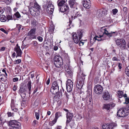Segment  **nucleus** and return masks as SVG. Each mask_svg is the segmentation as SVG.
<instances>
[{
  "mask_svg": "<svg viewBox=\"0 0 129 129\" xmlns=\"http://www.w3.org/2000/svg\"><path fill=\"white\" fill-rule=\"evenodd\" d=\"M115 42L116 45L119 46L122 50L127 49L129 47L128 45L127 48L126 47L125 41L123 39H118L116 40Z\"/></svg>",
  "mask_w": 129,
  "mask_h": 129,
  "instance_id": "f257e3e1",
  "label": "nucleus"
},
{
  "mask_svg": "<svg viewBox=\"0 0 129 129\" xmlns=\"http://www.w3.org/2000/svg\"><path fill=\"white\" fill-rule=\"evenodd\" d=\"M85 75L82 74L78 80L76 86L78 89H81L83 84L84 80L85 79Z\"/></svg>",
  "mask_w": 129,
  "mask_h": 129,
  "instance_id": "f03ea898",
  "label": "nucleus"
},
{
  "mask_svg": "<svg viewBox=\"0 0 129 129\" xmlns=\"http://www.w3.org/2000/svg\"><path fill=\"white\" fill-rule=\"evenodd\" d=\"M59 91V86L56 81H54L52 83L50 89L51 92L53 94H55Z\"/></svg>",
  "mask_w": 129,
  "mask_h": 129,
  "instance_id": "7ed1b4c3",
  "label": "nucleus"
},
{
  "mask_svg": "<svg viewBox=\"0 0 129 129\" xmlns=\"http://www.w3.org/2000/svg\"><path fill=\"white\" fill-rule=\"evenodd\" d=\"M128 111L125 108H121L118 111L117 115L118 116L120 117H124L127 116Z\"/></svg>",
  "mask_w": 129,
  "mask_h": 129,
  "instance_id": "20e7f679",
  "label": "nucleus"
},
{
  "mask_svg": "<svg viewBox=\"0 0 129 129\" xmlns=\"http://www.w3.org/2000/svg\"><path fill=\"white\" fill-rule=\"evenodd\" d=\"M54 64L55 67L59 68L62 64V60L61 57L60 56H56L54 58Z\"/></svg>",
  "mask_w": 129,
  "mask_h": 129,
  "instance_id": "39448f33",
  "label": "nucleus"
},
{
  "mask_svg": "<svg viewBox=\"0 0 129 129\" xmlns=\"http://www.w3.org/2000/svg\"><path fill=\"white\" fill-rule=\"evenodd\" d=\"M9 124L13 127L12 128L14 129L18 128L20 125V124L19 122L14 120H11L9 121Z\"/></svg>",
  "mask_w": 129,
  "mask_h": 129,
  "instance_id": "423d86ee",
  "label": "nucleus"
},
{
  "mask_svg": "<svg viewBox=\"0 0 129 129\" xmlns=\"http://www.w3.org/2000/svg\"><path fill=\"white\" fill-rule=\"evenodd\" d=\"M101 30L104 31H102L103 32L104 34H105L109 37H111L112 36H116L117 34V32H111V33H109L108 31L104 27H103L101 28Z\"/></svg>",
  "mask_w": 129,
  "mask_h": 129,
  "instance_id": "0eeeda50",
  "label": "nucleus"
},
{
  "mask_svg": "<svg viewBox=\"0 0 129 129\" xmlns=\"http://www.w3.org/2000/svg\"><path fill=\"white\" fill-rule=\"evenodd\" d=\"M73 85V83L71 80H68L67 81L66 88L68 92H70L72 90Z\"/></svg>",
  "mask_w": 129,
  "mask_h": 129,
  "instance_id": "6e6552de",
  "label": "nucleus"
},
{
  "mask_svg": "<svg viewBox=\"0 0 129 129\" xmlns=\"http://www.w3.org/2000/svg\"><path fill=\"white\" fill-rule=\"evenodd\" d=\"M103 90V87L101 85L98 84L95 86L94 91L95 93L97 94L102 93Z\"/></svg>",
  "mask_w": 129,
  "mask_h": 129,
  "instance_id": "1a4fd4ad",
  "label": "nucleus"
},
{
  "mask_svg": "<svg viewBox=\"0 0 129 129\" xmlns=\"http://www.w3.org/2000/svg\"><path fill=\"white\" fill-rule=\"evenodd\" d=\"M87 96L86 98V101L84 102L86 104L89 105L92 101L91 93L89 92H87Z\"/></svg>",
  "mask_w": 129,
  "mask_h": 129,
  "instance_id": "9d476101",
  "label": "nucleus"
},
{
  "mask_svg": "<svg viewBox=\"0 0 129 129\" xmlns=\"http://www.w3.org/2000/svg\"><path fill=\"white\" fill-rule=\"evenodd\" d=\"M115 104L114 103H110L109 104H104L103 106V109H105L107 111H109L111 107H114Z\"/></svg>",
  "mask_w": 129,
  "mask_h": 129,
  "instance_id": "9b49d317",
  "label": "nucleus"
},
{
  "mask_svg": "<svg viewBox=\"0 0 129 129\" xmlns=\"http://www.w3.org/2000/svg\"><path fill=\"white\" fill-rule=\"evenodd\" d=\"M54 7L53 5L52 4H49L46 8V11L49 14H52L54 11Z\"/></svg>",
  "mask_w": 129,
  "mask_h": 129,
  "instance_id": "f8f14e48",
  "label": "nucleus"
},
{
  "mask_svg": "<svg viewBox=\"0 0 129 129\" xmlns=\"http://www.w3.org/2000/svg\"><path fill=\"white\" fill-rule=\"evenodd\" d=\"M82 3L83 6L87 9H89L91 6L90 0H83Z\"/></svg>",
  "mask_w": 129,
  "mask_h": 129,
  "instance_id": "ddd939ff",
  "label": "nucleus"
},
{
  "mask_svg": "<svg viewBox=\"0 0 129 129\" xmlns=\"http://www.w3.org/2000/svg\"><path fill=\"white\" fill-rule=\"evenodd\" d=\"M14 50L16 52L17 56H21L22 53V51L18 46V44H17L16 46L14 48Z\"/></svg>",
  "mask_w": 129,
  "mask_h": 129,
  "instance_id": "4468645a",
  "label": "nucleus"
},
{
  "mask_svg": "<svg viewBox=\"0 0 129 129\" xmlns=\"http://www.w3.org/2000/svg\"><path fill=\"white\" fill-rule=\"evenodd\" d=\"M15 102L14 100H12L11 102V106L12 110L15 112H17L18 109L16 108L17 104H15Z\"/></svg>",
  "mask_w": 129,
  "mask_h": 129,
  "instance_id": "2eb2a0df",
  "label": "nucleus"
},
{
  "mask_svg": "<svg viewBox=\"0 0 129 129\" xmlns=\"http://www.w3.org/2000/svg\"><path fill=\"white\" fill-rule=\"evenodd\" d=\"M36 29L35 28H33L31 29L30 31L28 32L27 34V36H33L31 38L32 39H35L36 38L35 36H33L35 34Z\"/></svg>",
  "mask_w": 129,
  "mask_h": 129,
  "instance_id": "dca6fc26",
  "label": "nucleus"
},
{
  "mask_svg": "<svg viewBox=\"0 0 129 129\" xmlns=\"http://www.w3.org/2000/svg\"><path fill=\"white\" fill-rule=\"evenodd\" d=\"M73 117V114L69 112L67 113V120L66 124H67L71 120Z\"/></svg>",
  "mask_w": 129,
  "mask_h": 129,
  "instance_id": "f3484780",
  "label": "nucleus"
},
{
  "mask_svg": "<svg viewBox=\"0 0 129 129\" xmlns=\"http://www.w3.org/2000/svg\"><path fill=\"white\" fill-rule=\"evenodd\" d=\"M103 97L105 100H108L109 99L110 96L109 92L108 91H106L104 92L103 93Z\"/></svg>",
  "mask_w": 129,
  "mask_h": 129,
  "instance_id": "a211bd4d",
  "label": "nucleus"
},
{
  "mask_svg": "<svg viewBox=\"0 0 129 129\" xmlns=\"http://www.w3.org/2000/svg\"><path fill=\"white\" fill-rule=\"evenodd\" d=\"M60 11L62 12L67 11L69 9V7L67 5H64L62 7L59 8Z\"/></svg>",
  "mask_w": 129,
  "mask_h": 129,
  "instance_id": "6ab92c4d",
  "label": "nucleus"
},
{
  "mask_svg": "<svg viewBox=\"0 0 129 129\" xmlns=\"http://www.w3.org/2000/svg\"><path fill=\"white\" fill-rule=\"evenodd\" d=\"M73 37L74 42L76 44H77L81 39H79V38L78 39L77 35L76 34H74L73 35Z\"/></svg>",
  "mask_w": 129,
  "mask_h": 129,
  "instance_id": "aec40b11",
  "label": "nucleus"
},
{
  "mask_svg": "<svg viewBox=\"0 0 129 129\" xmlns=\"http://www.w3.org/2000/svg\"><path fill=\"white\" fill-rule=\"evenodd\" d=\"M103 37V35H99V37L95 36V37H94L93 39V40L95 42L96 40L98 41H102L104 40V39H103L102 38Z\"/></svg>",
  "mask_w": 129,
  "mask_h": 129,
  "instance_id": "412c9836",
  "label": "nucleus"
},
{
  "mask_svg": "<svg viewBox=\"0 0 129 129\" xmlns=\"http://www.w3.org/2000/svg\"><path fill=\"white\" fill-rule=\"evenodd\" d=\"M65 69L66 71L70 76L72 75L73 73L72 71H71V67H66L65 68Z\"/></svg>",
  "mask_w": 129,
  "mask_h": 129,
  "instance_id": "4be33fe9",
  "label": "nucleus"
},
{
  "mask_svg": "<svg viewBox=\"0 0 129 129\" xmlns=\"http://www.w3.org/2000/svg\"><path fill=\"white\" fill-rule=\"evenodd\" d=\"M118 94V96L119 98H121L123 96L124 98L127 97V94L125 93L124 94H123V92L120 91H118L117 92Z\"/></svg>",
  "mask_w": 129,
  "mask_h": 129,
  "instance_id": "5701e85b",
  "label": "nucleus"
},
{
  "mask_svg": "<svg viewBox=\"0 0 129 129\" xmlns=\"http://www.w3.org/2000/svg\"><path fill=\"white\" fill-rule=\"evenodd\" d=\"M106 10L104 9L102 10H99L98 11V14L99 17L103 16L105 14V11Z\"/></svg>",
  "mask_w": 129,
  "mask_h": 129,
  "instance_id": "b1692460",
  "label": "nucleus"
},
{
  "mask_svg": "<svg viewBox=\"0 0 129 129\" xmlns=\"http://www.w3.org/2000/svg\"><path fill=\"white\" fill-rule=\"evenodd\" d=\"M57 3H58V5L59 7V8L62 7V6H63L64 5H66L65 1L62 0L60 1L59 0L58 1Z\"/></svg>",
  "mask_w": 129,
  "mask_h": 129,
  "instance_id": "393cba45",
  "label": "nucleus"
},
{
  "mask_svg": "<svg viewBox=\"0 0 129 129\" xmlns=\"http://www.w3.org/2000/svg\"><path fill=\"white\" fill-rule=\"evenodd\" d=\"M31 82L30 81H29L27 84V86L28 88L29 89V94L30 93V90L31 88Z\"/></svg>",
  "mask_w": 129,
  "mask_h": 129,
  "instance_id": "a878e982",
  "label": "nucleus"
},
{
  "mask_svg": "<svg viewBox=\"0 0 129 129\" xmlns=\"http://www.w3.org/2000/svg\"><path fill=\"white\" fill-rule=\"evenodd\" d=\"M6 20V18L5 16L3 15H0V20L2 22H4Z\"/></svg>",
  "mask_w": 129,
  "mask_h": 129,
  "instance_id": "bb28decb",
  "label": "nucleus"
},
{
  "mask_svg": "<svg viewBox=\"0 0 129 129\" xmlns=\"http://www.w3.org/2000/svg\"><path fill=\"white\" fill-rule=\"evenodd\" d=\"M62 90L61 89L60 90V91L58 92V94L56 95L57 98L58 99H60L61 98L62 96Z\"/></svg>",
  "mask_w": 129,
  "mask_h": 129,
  "instance_id": "cd10ccee",
  "label": "nucleus"
},
{
  "mask_svg": "<svg viewBox=\"0 0 129 129\" xmlns=\"http://www.w3.org/2000/svg\"><path fill=\"white\" fill-rule=\"evenodd\" d=\"M31 23L33 25H36L37 22L35 19L33 17L31 18Z\"/></svg>",
  "mask_w": 129,
  "mask_h": 129,
  "instance_id": "c85d7f7f",
  "label": "nucleus"
},
{
  "mask_svg": "<svg viewBox=\"0 0 129 129\" xmlns=\"http://www.w3.org/2000/svg\"><path fill=\"white\" fill-rule=\"evenodd\" d=\"M37 9H36L35 7H32L30 8L29 10V11L30 13L31 14H32V13H33L34 11L35 12L36 11H37Z\"/></svg>",
  "mask_w": 129,
  "mask_h": 129,
  "instance_id": "c756f323",
  "label": "nucleus"
},
{
  "mask_svg": "<svg viewBox=\"0 0 129 129\" xmlns=\"http://www.w3.org/2000/svg\"><path fill=\"white\" fill-rule=\"evenodd\" d=\"M61 116V113L60 112H57L55 114V117L57 119L58 117Z\"/></svg>",
  "mask_w": 129,
  "mask_h": 129,
  "instance_id": "7c9ffc66",
  "label": "nucleus"
},
{
  "mask_svg": "<svg viewBox=\"0 0 129 129\" xmlns=\"http://www.w3.org/2000/svg\"><path fill=\"white\" fill-rule=\"evenodd\" d=\"M83 30H82L80 31L79 32H78V35L79 36V39H81L82 37L83 34Z\"/></svg>",
  "mask_w": 129,
  "mask_h": 129,
  "instance_id": "2f4dec72",
  "label": "nucleus"
},
{
  "mask_svg": "<svg viewBox=\"0 0 129 129\" xmlns=\"http://www.w3.org/2000/svg\"><path fill=\"white\" fill-rule=\"evenodd\" d=\"M115 126H116L115 124V123H111L108 125V127L109 129H112L113 127Z\"/></svg>",
  "mask_w": 129,
  "mask_h": 129,
  "instance_id": "473e14b6",
  "label": "nucleus"
},
{
  "mask_svg": "<svg viewBox=\"0 0 129 129\" xmlns=\"http://www.w3.org/2000/svg\"><path fill=\"white\" fill-rule=\"evenodd\" d=\"M125 72L126 75L129 77V66L127 67L125 69Z\"/></svg>",
  "mask_w": 129,
  "mask_h": 129,
  "instance_id": "72a5a7b5",
  "label": "nucleus"
},
{
  "mask_svg": "<svg viewBox=\"0 0 129 129\" xmlns=\"http://www.w3.org/2000/svg\"><path fill=\"white\" fill-rule=\"evenodd\" d=\"M57 120V119L55 117L54 120L51 121V123H50V124L51 125H53L56 123Z\"/></svg>",
  "mask_w": 129,
  "mask_h": 129,
  "instance_id": "f704fd0d",
  "label": "nucleus"
},
{
  "mask_svg": "<svg viewBox=\"0 0 129 129\" xmlns=\"http://www.w3.org/2000/svg\"><path fill=\"white\" fill-rule=\"evenodd\" d=\"M118 12V10L116 9H114L112 10V12L113 14L114 15H115Z\"/></svg>",
  "mask_w": 129,
  "mask_h": 129,
  "instance_id": "c9c22d12",
  "label": "nucleus"
},
{
  "mask_svg": "<svg viewBox=\"0 0 129 129\" xmlns=\"http://www.w3.org/2000/svg\"><path fill=\"white\" fill-rule=\"evenodd\" d=\"M5 77L4 74H0V81H3L5 80L4 77Z\"/></svg>",
  "mask_w": 129,
  "mask_h": 129,
  "instance_id": "e433bc0d",
  "label": "nucleus"
},
{
  "mask_svg": "<svg viewBox=\"0 0 129 129\" xmlns=\"http://www.w3.org/2000/svg\"><path fill=\"white\" fill-rule=\"evenodd\" d=\"M34 7L36 8L37 10H38L39 9L40 6L37 3H35Z\"/></svg>",
  "mask_w": 129,
  "mask_h": 129,
  "instance_id": "4c0bfd02",
  "label": "nucleus"
},
{
  "mask_svg": "<svg viewBox=\"0 0 129 129\" xmlns=\"http://www.w3.org/2000/svg\"><path fill=\"white\" fill-rule=\"evenodd\" d=\"M125 102L124 103V104H128L129 103V98L127 97H125Z\"/></svg>",
  "mask_w": 129,
  "mask_h": 129,
  "instance_id": "58836bf2",
  "label": "nucleus"
},
{
  "mask_svg": "<svg viewBox=\"0 0 129 129\" xmlns=\"http://www.w3.org/2000/svg\"><path fill=\"white\" fill-rule=\"evenodd\" d=\"M35 114L36 118L37 120H38L39 117V113L38 112H36Z\"/></svg>",
  "mask_w": 129,
  "mask_h": 129,
  "instance_id": "ea45409f",
  "label": "nucleus"
},
{
  "mask_svg": "<svg viewBox=\"0 0 129 129\" xmlns=\"http://www.w3.org/2000/svg\"><path fill=\"white\" fill-rule=\"evenodd\" d=\"M81 15V14H80L79 12H77L75 16H74V19H75V18H76L77 17H80Z\"/></svg>",
  "mask_w": 129,
  "mask_h": 129,
  "instance_id": "a19ab883",
  "label": "nucleus"
},
{
  "mask_svg": "<svg viewBox=\"0 0 129 129\" xmlns=\"http://www.w3.org/2000/svg\"><path fill=\"white\" fill-rule=\"evenodd\" d=\"M7 19L9 20H12L13 17L12 16L10 15H8L7 17Z\"/></svg>",
  "mask_w": 129,
  "mask_h": 129,
  "instance_id": "79ce46f5",
  "label": "nucleus"
},
{
  "mask_svg": "<svg viewBox=\"0 0 129 129\" xmlns=\"http://www.w3.org/2000/svg\"><path fill=\"white\" fill-rule=\"evenodd\" d=\"M15 16L17 18H19L20 16V15L19 14V13L17 12L15 14Z\"/></svg>",
  "mask_w": 129,
  "mask_h": 129,
  "instance_id": "37998d69",
  "label": "nucleus"
},
{
  "mask_svg": "<svg viewBox=\"0 0 129 129\" xmlns=\"http://www.w3.org/2000/svg\"><path fill=\"white\" fill-rule=\"evenodd\" d=\"M37 39L40 42H42L43 41V39L41 37L39 36L37 37Z\"/></svg>",
  "mask_w": 129,
  "mask_h": 129,
  "instance_id": "c03bdc74",
  "label": "nucleus"
},
{
  "mask_svg": "<svg viewBox=\"0 0 129 129\" xmlns=\"http://www.w3.org/2000/svg\"><path fill=\"white\" fill-rule=\"evenodd\" d=\"M4 2L7 4H9L11 2V0H4Z\"/></svg>",
  "mask_w": 129,
  "mask_h": 129,
  "instance_id": "a18cd8bd",
  "label": "nucleus"
},
{
  "mask_svg": "<svg viewBox=\"0 0 129 129\" xmlns=\"http://www.w3.org/2000/svg\"><path fill=\"white\" fill-rule=\"evenodd\" d=\"M4 12V10L3 8H0V14H1L3 13Z\"/></svg>",
  "mask_w": 129,
  "mask_h": 129,
  "instance_id": "49530a36",
  "label": "nucleus"
},
{
  "mask_svg": "<svg viewBox=\"0 0 129 129\" xmlns=\"http://www.w3.org/2000/svg\"><path fill=\"white\" fill-rule=\"evenodd\" d=\"M38 123V121L36 120H34L33 122V125L35 126Z\"/></svg>",
  "mask_w": 129,
  "mask_h": 129,
  "instance_id": "de8ad7c7",
  "label": "nucleus"
},
{
  "mask_svg": "<svg viewBox=\"0 0 129 129\" xmlns=\"http://www.w3.org/2000/svg\"><path fill=\"white\" fill-rule=\"evenodd\" d=\"M112 60L113 61H118V59L116 57L114 56L113 57L112 59Z\"/></svg>",
  "mask_w": 129,
  "mask_h": 129,
  "instance_id": "09e8293b",
  "label": "nucleus"
},
{
  "mask_svg": "<svg viewBox=\"0 0 129 129\" xmlns=\"http://www.w3.org/2000/svg\"><path fill=\"white\" fill-rule=\"evenodd\" d=\"M7 114L8 117L12 116H13V114L11 113V112H8L7 113Z\"/></svg>",
  "mask_w": 129,
  "mask_h": 129,
  "instance_id": "8fccbe9b",
  "label": "nucleus"
},
{
  "mask_svg": "<svg viewBox=\"0 0 129 129\" xmlns=\"http://www.w3.org/2000/svg\"><path fill=\"white\" fill-rule=\"evenodd\" d=\"M0 30L4 32L5 34H7V31L3 28H0Z\"/></svg>",
  "mask_w": 129,
  "mask_h": 129,
  "instance_id": "3c124183",
  "label": "nucleus"
},
{
  "mask_svg": "<svg viewBox=\"0 0 129 129\" xmlns=\"http://www.w3.org/2000/svg\"><path fill=\"white\" fill-rule=\"evenodd\" d=\"M18 78L16 77L14 78L13 79V81L14 82H15L18 81Z\"/></svg>",
  "mask_w": 129,
  "mask_h": 129,
  "instance_id": "603ef678",
  "label": "nucleus"
},
{
  "mask_svg": "<svg viewBox=\"0 0 129 129\" xmlns=\"http://www.w3.org/2000/svg\"><path fill=\"white\" fill-rule=\"evenodd\" d=\"M84 42H82L80 41L79 42V45L80 46H83L84 44Z\"/></svg>",
  "mask_w": 129,
  "mask_h": 129,
  "instance_id": "864d4df0",
  "label": "nucleus"
},
{
  "mask_svg": "<svg viewBox=\"0 0 129 129\" xmlns=\"http://www.w3.org/2000/svg\"><path fill=\"white\" fill-rule=\"evenodd\" d=\"M123 11L125 13H127V8L126 7H124L123 9Z\"/></svg>",
  "mask_w": 129,
  "mask_h": 129,
  "instance_id": "5fc2aeb1",
  "label": "nucleus"
},
{
  "mask_svg": "<svg viewBox=\"0 0 129 129\" xmlns=\"http://www.w3.org/2000/svg\"><path fill=\"white\" fill-rule=\"evenodd\" d=\"M107 126L106 124H104L102 125V128L103 129H107V128L106 127Z\"/></svg>",
  "mask_w": 129,
  "mask_h": 129,
  "instance_id": "6e6d98bb",
  "label": "nucleus"
},
{
  "mask_svg": "<svg viewBox=\"0 0 129 129\" xmlns=\"http://www.w3.org/2000/svg\"><path fill=\"white\" fill-rule=\"evenodd\" d=\"M5 49V47H1L0 50L1 51H4Z\"/></svg>",
  "mask_w": 129,
  "mask_h": 129,
  "instance_id": "4d7b16f0",
  "label": "nucleus"
},
{
  "mask_svg": "<svg viewBox=\"0 0 129 129\" xmlns=\"http://www.w3.org/2000/svg\"><path fill=\"white\" fill-rule=\"evenodd\" d=\"M16 61L17 63H20L21 62V60L20 59H18Z\"/></svg>",
  "mask_w": 129,
  "mask_h": 129,
  "instance_id": "13d9d810",
  "label": "nucleus"
},
{
  "mask_svg": "<svg viewBox=\"0 0 129 129\" xmlns=\"http://www.w3.org/2000/svg\"><path fill=\"white\" fill-rule=\"evenodd\" d=\"M50 82V79L49 78L46 81V84L47 85H48L49 83Z\"/></svg>",
  "mask_w": 129,
  "mask_h": 129,
  "instance_id": "bf43d9fd",
  "label": "nucleus"
},
{
  "mask_svg": "<svg viewBox=\"0 0 129 129\" xmlns=\"http://www.w3.org/2000/svg\"><path fill=\"white\" fill-rule=\"evenodd\" d=\"M58 49V47L57 46H55L54 47V50L55 51L57 50Z\"/></svg>",
  "mask_w": 129,
  "mask_h": 129,
  "instance_id": "052dcab7",
  "label": "nucleus"
},
{
  "mask_svg": "<svg viewBox=\"0 0 129 129\" xmlns=\"http://www.w3.org/2000/svg\"><path fill=\"white\" fill-rule=\"evenodd\" d=\"M13 89L14 91H15L16 90V85H14L13 87Z\"/></svg>",
  "mask_w": 129,
  "mask_h": 129,
  "instance_id": "680f3d73",
  "label": "nucleus"
},
{
  "mask_svg": "<svg viewBox=\"0 0 129 129\" xmlns=\"http://www.w3.org/2000/svg\"><path fill=\"white\" fill-rule=\"evenodd\" d=\"M33 44L35 46H36L37 45V43L35 41L33 42Z\"/></svg>",
  "mask_w": 129,
  "mask_h": 129,
  "instance_id": "e2e57ef3",
  "label": "nucleus"
},
{
  "mask_svg": "<svg viewBox=\"0 0 129 129\" xmlns=\"http://www.w3.org/2000/svg\"><path fill=\"white\" fill-rule=\"evenodd\" d=\"M118 67L119 68V69H120L121 68V64L120 63H119Z\"/></svg>",
  "mask_w": 129,
  "mask_h": 129,
  "instance_id": "0e129e2a",
  "label": "nucleus"
},
{
  "mask_svg": "<svg viewBox=\"0 0 129 129\" xmlns=\"http://www.w3.org/2000/svg\"><path fill=\"white\" fill-rule=\"evenodd\" d=\"M86 104V103L85 102L84 103V104L83 103H81V107H82L83 106H84Z\"/></svg>",
  "mask_w": 129,
  "mask_h": 129,
  "instance_id": "69168bd1",
  "label": "nucleus"
},
{
  "mask_svg": "<svg viewBox=\"0 0 129 129\" xmlns=\"http://www.w3.org/2000/svg\"><path fill=\"white\" fill-rule=\"evenodd\" d=\"M16 55V53L15 52L13 53L12 55V57L14 58L15 57Z\"/></svg>",
  "mask_w": 129,
  "mask_h": 129,
  "instance_id": "338daca9",
  "label": "nucleus"
},
{
  "mask_svg": "<svg viewBox=\"0 0 129 129\" xmlns=\"http://www.w3.org/2000/svg\"><path fill=\"white\" fill-rule=\"evenodd\" d=\"M61 126H58L56 128V129H61Z\"/></svg>",
  "mask_w": 129,
  "mask_h": 129,
  "instance_id": "774afa93",
  "label": "nucleus"
}]
</instances>
